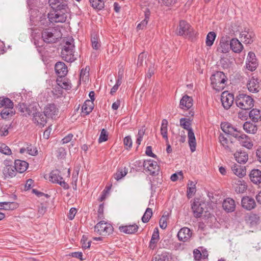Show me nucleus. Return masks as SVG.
<instances>
[{"label": "nucleus", "mask_w": 261, "mask_h": 261, "mask_svg": "<svg viewBox=\"0 0 261 261\" xmlns=\"http://www.w3.org/2000/svg\"><path fill=\"white\" fill-rule=\"evenodd\" d=\"M241 202L242 206L247 210H251L256 206L254 199L248 196L243 197Z\"/></svg>", "instance_id": "nucleus-20"}, {"label": "nucleus", "mask_w": 261, "mask_h": 261, "mask_svg": "<svg viewBox=\"0 0 261 261\" xmlns=\"http://www.w3.org/2000/svg\"><path fill=\"white\" fill-rule=\"evenodd\" d=\"M62 37V33L58 29L52 28L44 29L42 32V38L46 43L57 42Z\"/></svg>", "instance_id": "nucleus-3"}, {"label": "nucleus", "mask_w": 261, "mask_h": 261, "mask_svg": "<svg viewBox=\"0 0 261 261\" xmlns=\"http://www.w3.org/2000/svg\"><path fill=\"white\" fill-rule=\"evenodd\" d=\"M219 142L227 152H231L234 150L232 141L228 140L227 137L221 134L219 137Z\"/></svg>", "instance_id": "nucleus-14"}, {"label": "nucleus", "mask_w": 261, "mask_h": 261, "mask_svg": "<svg viewBox=\"0 0 261 261\" xmlns=\"http://www.w3.org/2000/svg\"><path fill=\"white\" fill-rule=\"evenodd\" d=\"M14 166L17 172L21 173L26 171L28 168L29 164L24 161L16 160L15 161Z\"/></svg>", "instance_id": "nucleus-28"}, {"label": "nucleus", "mask_w": 261, "mask_h": 261, "mask_svg": "<svg viewBox=\"0 0 261 261\" xmlns=\"http://www.w3.org/2000/svg\"><path fill=\"white\" fill-rule=\"evenodd\" d=\"M127 173V170L125 168L124 169L119 168L114 175V177L116 180H119L124 177L126 175Z\"/></svg>", "instance_id": "nucleus-45"}, {"label": "nucleus", "mask_w": 261, "mask_h": 261, "mask_svg": "<svg viewBox=\"0 0 261 261\" xmlns=\"http://www.w3.org/2000/svg\"><path fill=\"white\" fill-rule=\"evenodd\" d=\"M49 3L51 8L54 10L68 9L65 0H49Z\"/></svg>", "instance_id": "nucleus-18"}, {"label": "nucleus", "mask_w": 261, "mask_h": 261, "mask_svg": "<svg viewBox=\"0 0 261 261\" xmlns=\"http://www.w3.org/2000/svg\"><path fill=\"white\" fill-rule=\"evenodd\" d=\"M236 103L238 107L244 110H249L254 106L253 99L244 94H240L237 97Z\"/></svg>", "instance_id": "nucleus-5"}, {"label": "nucleus", "mask_w": 261, "mask_h": 261, "mask_svg": "<svg viewBox=\"0 0 261 261\" xmlns=\"http://www.w3.org/2000/svg\"><path fill=\"white\" fill-rule=\"evenodd\" d=\"M244 129L248 133L255 134L257 130L255 125L249 122H246L243 125Z\"/></svg>", "instance_id": "nucleus-39"}, {"label": "nucleus", "mask_w": 261, "mask_h": 261, "mask_svg": "<svg viewBox=\"0 0 261 261\" xmlns=\"http://www.w3.org/2000/svg\"><path fill=\"white\" fill-rule=\"evenodd\" d=\"M193 106V99L187 95L184 96L180 100L179 107L184 110L189 109Z\"/></svg>", "instance_id": "nucleus-22"}, {"label": "nucleus", "mask_w": 261, "mask_h": 261, "mask_svg": "<svg viewBox=\"0 0 261 261\" xmlns=\"http://www.w3.org/2000/svg\"><path fill=\"white\" fill-rule=\"evenodd\" d=\"M258 221V219L256 215H253L250 216L248 219V223H249L251 226H254L257 224Z\"/></svg>", "instance_id": "nucleus-59"}, {"label": "nucleus", "mask_w": 261, "mask_h": 261, "mask_svg": "<svg viewBox=\"0 0 261 261\" xmlns=\"http://www.w3.org/2000/svg\"><path fill=\"white\" fill-rule=\"evenodd\" d=\"M91 6L95 8L101 10L104 7V3L102 0H89Z\"/></svg>", "instance_id": "nucleus-50"}, {"label": "nucleus", "mask_w": 261, "mask_h": 261, "mask_svg": "<svg viewBox=\"0 0 261 261\" xmlns=\"http://www.w3.org/2000/svg\"><path fill=\"white\" fill-rule=\"evenodd\" d=\"M216 35L214 32H211L208 33L206 39V44L207 46H211L216 38Z\"/></svg>", "instance_id": "nucleus-49"}, {"label": "nucleus", "mask_w": 261, "mask_h": 261, "mask_svg": "<svg viewBox=\"0 0 261 261\" xmlns=\"http://www.w3.org/2000/svg\"><path fill=\"white\" fill-rule=\"evenodd\" d=\"M168 220V214L165 215V214L162 216L160 220L159 224L161 228L164 229L167 226V221Z\"/></svg>", "instance_id": "nucleus-55"}, {"label": "nucleus", "mask_w": 261, "mask_h": 261, "mask_svg": "<svg viewBox=\"0 0 261 261\" xmlns=\"http://www.w3.org/2000/svg\"><path fill=\"white\" fill-rule=\"evenodd\" d=\"M236 160L239 163H245L248 159V154L245 151H237L234 153Z\"/></svg>", "instance_id": "nucleus-29"}, {"label": "nucleus", "mask_w": 261, "mask_h": 261, "mask_svg": "<svg viewBox=\"0 0 261 261\" xmlns=\"http://www.w3.org/2000/svg\"><path fill=\"white\" fill-rule=\"evenodd\" d=\"M230 47L233 52L240 53L242 50L243 46L238 39L233 38L230 41Z\"/></svg>", "instance_id": "nucleus-23"}, {"label": "nucleus", "mask_w": 261, "mask_h": 261, "mask_svg": "<svg viewBox=\"0 0 261 261\" xmlns=\"http://www.w3.org/2000/svg\"><path fill=\"white\" fill-rule=\"evenodd\" d=\"M27 153L31 155H35L37 153V150L34 146L29 145L27 146Z\"/></svg>", "instance_id": "nucleus-60"}, {"label": "nucleus", "mask_w": 261, "mask_h": 261, "mask_svg": "<svg viewBox=\"0 0 261 261\" xmlns=\"http://www.w3.org/2000/svg\"><path fill=\"white\" fill-rule=\"evenodd\" d=\"M46 118L47 117L44 115V114H42L38 112L36 115H35V117L33 118V120L38 124H40L41 125L44 126V124L46 122Z\"/></svg>", "instance_id": "nucleus-41"}, {"label": "nucleus", "mask_w": 261, "mask_h": 261, "mask_svg": "<svg viewBox=\"0 0 261 261\" xmlns=\"http://www.w3.org/2000/svg\"><path fill=\"white\" fill-rule=\"evenodd\" d=\"M67 10L68 9L55 10L54 12L48 14L47 17L51 22H64L67 19Z\"/></svg>", "instance_id": "nucleus-6"}, {"label": "nucleus", "mask_w": 261, "mask_h": 261, "mask_svg": "<svg viewBox=\"0 0 261 261\" xmlns=\"http://www.w3.org/2000/svg\"><path fill=\"white\" fill-rule=\"evenodd\" d=\"M218 50L222 53L228 52L230 47V42L228 41H221Z\"/></svg>", "instance_id": "nucleus-42"}, {"label": "nucleus", "mask_w": 261, "mask_h": 261, "mask_svg": "<svg viewBox=\"0 0 261 261\" xmlns=\"http://www.w3.org/2000/svg\"><path fill=\"white\" fill-rule=\"evenodd\" d=\"M14 114L13 108H4L1 113V116L3 119H8Z\"/></svg>", "instance_id": "nucleus-40"}, {"label": "nucleus", "mask_w": 261, "mask_h": 261, "mask_svg": "<svg viewBox=\"0 0 261 261\" xmlns=\"http://www.w3.org/2000/svg\"><path fill=\"white\" fill-rule=\"evenodd\" d=\"M58 109L54 104L47 105L44 108V115L48 118H51L56 116L58 114Z\"/></svg>", "instance_id": "nucleus-17"}, {"label": "nucleus", "mask_w": 261, "mask_h": 261, "mask_svg": "<svg viewBox=\"0 0 261 261\" xmlns=\"http://www.w3.org/2000/svg\"><path fill=\"white\" fill-rule=\"evenodd\" d=\"M250 119L255 122L261 120V112L257 109H253L249 112Z\"/></svg>", "instance_id": "nucleus-33"}, {"label": "nucleus", "mask_w": 261, "mask_h": 261, "mask_svg": "<svg viewBox=\"0 0 261 261\" xmlns=\"http://www.w3.org/2000/svg\"><path fill=\"white\" fill-rule=\"evenodd\" d=\"M0 152L7 155L12 154L11 149L5 144L0 142Z\"/></svg>", "instance_id": "nucleus-51"}, {"label": "nucleus", "mask_w": 261, "mask_h": 261, "mask_svg": "<svg viewBox=\"0 0 261 261\" xmlns=\"http://www.w3.org/2000/svg\"><path fill=\"white\" fill-rule=\"evenodd\" d=\"M159 240V234L158 233L153 232L151 240L149 242V247L151 249H154L156 247V244Z\"/></svg>", "instance_id": "nucleus-47"}, {"label": "nucleus", "mask_w": 261, "mask_h": 261, "mask_svg": "<svg viewBox=\"0 0 261 261\" xmlns=\"http://www.w3.org/2000/svg\"><path fill=\"white\" fill-rule=\"evenodd\" d=\"M247 88L250 92L257 93L261 89V84L257 78L252 77L248 82Z\"/></svg>", "instance_id": "nucleus-12"}, {"label": "nucleus", "mask_w": 261, "mask_h": 261, "mask_svg": "<svg viewBox=\"0 0 261 261\" xmlns=\"http://www.w3.org/2000/svg\"><path fill=\"white\" fill-rule=\"evenodd\" d=\"M66 154L65 149L63 147H60L56 151L57 156L59 159L64 158Z\"/></svg>", "instance_id": "nucleus-61"}, {"label": "nucleus", "mask_w": 261, "mask_h": 261, "mask_svg": "<svg viewBox=\"0 0 261 261\" xmlns=\"http://www.w3.org/2000/svg\"><path fill=\"white\" fill-rule=\"evenodd\" d=\"M177 34L179 35L186 36L191 39H193L196 34L193 28L184 20L180 21Z\"/></svg>", "instance_id": "nucleus-7"}, {"label": "nucleus", "mask_w": 261, "mask_h": 261, "mask_svg": "<svg viewBox=\"0 0 261 261\" xmlns=\"http://www.w3.org/2000/svg\"><path fill=\"white\" fill-rule=\"evenodd\" d=\"M74 40L70 37L65 40V44L61 51L62 59L67 62H72L76 60L74 55Z\"/></svg>", "instance_id": "nucleus-1"}, {"label": "nucleus", "mask_w": 261, "mask_h": 261, "mask_svg": "<svg viewBox=\"0 0 261 261\" xmlns=\"http://www.w3.org/2000/svg\"><path fill=\"white\" fill-rule=\"evenodd\" d=\"M221 127L223 132L226 134L232 136L234 138L240 132V131L233 127L230 123L227 122L222 123Z\"/></svg>", "instance_id": "nucleus-15"}, {"label": "nucleus", "mask_w": 261, "mask_h": 261, "mask_svg": "<svg viewBox=\"0 0 261 261\" xmlns=\"http://www.w3.org/2000/svg\"><path fill=\"white\" fill-rule=\"evenodd\" d=\"M232 170L233 173L240 177H243L246 175V170L240 165H234L232 167Z\"/></svg>", "instance_id": "nucleus-38"}, {"label": "nucleus", "mask_w": 261, "mask_h": 261, "mask_svg": "<svg viewBox=\"0 0 261 261\" xmlns=\"http://www.w3.org/2000/svg\"><path fill=\"white\" fill-rule=\"evenodd\" d=\"M192 209L195 217L199 218L201 216L203 208L200 202L194 201L192 205Z\"/></svg>", "instance_id": "nucleus-26"}, {"label": "nucleus", "mask_w": 261, "mask_h": 261, "mask_svg": "<svg viewBox=\"0 0 261 261\" xmlns=\"http://www.w3.org/2000/svg\"><path fill=\"white\" fill-rule=\"evenodd\" d=\"M55 69L58 76L60 77L65 76L68 72L66 65L62 62H58L56 64Z\"/></svg>", "instance_id": "nucleus-21"}, {"label": "nucleus", "mask_w": 261, "mask_h": 261, "mask_svg": "<svg viewBox=\"0 0 261 261\" xmlns=\"http://www.w3.org/2000/svg\"><path fill=\"white\" fill-rule=\"evenodd\" d=\"M13 108V102L8 98H0V108Z\"/></svg>", "instance_id": "nucleus-43"}, {"label": "nucleus", "mask_w": 261, "mask_h": 261, "mask_svg": "<svg viewBox=\"0 0 261 261\" xmlns=\"http://www.w3.org/2000/svg\"><path fill=\"white\" fill-rule=\"evenodd\" d=\"M17 172H18L15 166L13 165H7L3 169V173L7 178H12L15 176Z\"/></svg>", "instance_id": "nucleus-27"}, {"label": "nucleus", "mask_w": 261, "mask_h": 261, "mask_svg": "<svg viewBox=\"0 0 261 261\" xmlns=\"http://www.w3.org/2000/svg\"><path fill=\"white\" fill-rule=\"evenodd\" d=\"M222 206L224 210L227 212H233L236 208L234 201L230 198H228L224 200Z\"/></svg>", "instance_id": "nucleus-24"}, {"label": "nucleus", "mask_w": 261, "mask_h": 261, "mask_svg": "<svg viewBox=\"0 0 261 261\" xmlns=\"http://www.w3.org/2000/svg\"><path fill=\"white\" fill-rule=\"evenodd\" d=\"M235 138H236L239 141L240 143L242 146L246 147L248 149H250L253 146V143L251 141L250 138L241 132L239 133Z\"/></svg>", "instance_id": "nucleus-13"}, {"label": "nucleus", "mask_w": 261, "mask_h": 261, "mask_svg": "<svg viewBox=\"0 0 261 261\" xmlns=\"http://www.w3.org/2000/svg\"><path fill=\"white\" fill-rule=\"evenodd\" d=\"M237 186L235 188L236 191L238 193H244L247 189V186L244 182H242L241 181H239Z\"/></svg>", "instance_id": "nucleus-53"}, {"label": "nucleus", "mask_w": 261, "mask_h": 261, "mask_svg": "<svg viewBox=\"0 0 261 261\" xmlns=\"http://www.w3.org/2000/svg\"><path fill=\"white\" fill-rule=\"evenodd\" d=\"M91 40L93 48L96 50L98 49L100 46V44L99 41V38L97 35L96 34H92L91 35Z\"/></svg>", "instance_id": "nucleus-46"}, {"label": "nucleus", "mask_w": 261, "mask_h": 261, "mask_svg": "<svg viewBox=\"0 0 261 261\" xmlns=\"http://www.w3.org/2000/svg\"><path fill=\"white\" fill-rule=\"evenodd\" d=\"M123 70H119L118 72V78L116 81V84L112 88L110 94L113 95L115 93L118 89V87L120 86L122 83V80L123 78Z\"/></svg>", "instance_id": "nucleus-31"}, {"label": "nucleus", "mask_w": 261, "mask_h": 261, "mask_svg": "<svg viewBox=\"0 0 261 261\" xmlns=\"http://www.w3.org/2000/svg\"><path fill=\"white\" fill-rule=\"evenodd\" d=\"M150 12L148 9H147L145 12V18L144 19L138 24L137 29L138 30H143L146 28L148 23Z\"/></svg>", "instance_id": "nucleus-34"}, {"label": "nucleus", "mask_w": 261, "mask_h": 261, "mask_svg": "<svg viewBox=\"0 0 261 261\" xmlns=\"http://www.w3.org/2000/svg\"><path fill=\"white\" fill-rule=\"evenodd\" d=\"M257 65V60L255 54L252 52H249L247 58V68L250 71H254L256 69Z\"/></svg>", "instance_id": "nucleus-16"}, {"label": "nucleus", "mask_w": 261, "mask_h": 261, "mask_svg": "<svg viewBox=\"0 0 261 261\" xmlns=\"http://www.w3.org/2000/svg\"><path fill=\"white\" fill-rule=\"evenodd\" d=\"M152 261H169V256L166 252H163L161 254H158L153 257Z\"/></svg>", "instance_id": "nucleus-48"}, {"label": "nucleus", "mask_w": 261, "mask_h": 261, "mask_svg": "<svg viewBox=\"0 0 261 261\" xmlns=\"http://www.w3.org/2000/svg\"><path fill=\"white\" fill-rule=\"evenodd\" d=\"M192 236L191 230L187 227L181 228L177 233L178 240L181 241L186 242L188 241Z\"/></svg>", "instance_id": "nucleus-19"}, {"label": "nucleus", "mask_w": 261, "mask_h": 261, "mask_svg": "<svg viewBox=\"0 0 261 261\" xmlns=\"http://www.w3.org/2000/svg\"><path fill=\"white\" fill-rule=\"evenodd\" d=\"M147 57V54L145 52H142L140 53L138 56V62H137V66H141L143 65V62L144 60H145Z\"/></svg>", "instance_id": "nucleus-58"}, {"label": "nucleus", "mask_w": 261, "mask_h": 261, "mask_svg": "<svg viewBox=\"0 0 261 261\" xmlns=\"http://www.w3.org/2000/svg\"><path fill=\"white\" fill-rule=\"evenodd\" d=\"M18 205L16 203L13 202H0V209L10 210L16 208Z\"/></svg>", "instance_id": "nucleus-35"}, {"label": "nucleus", "mask_w": 261, "mask_h": 261, "mask_svg": "<svg viewBox=\"0 0 261 261\" xmlns=\"http://www.w3.org/2000/svg\"><path fill=\"white\" fill-rule=\"evenodd\" d=\"M89 74V69H87L86 67L85 69H82L80 72V79L82 80H84V79H86V77L88 76Z\"/></svg>", "instance_id": "nucleus-62"}, {"label": "nucleus", "mask_w": 261, "mask_h": 261, "mask_svg": "<svg viewBox=\"0 0 261 261\" xmlns=\"http://www.w3.org/2000/svg\"><path fill=\"white\" fill-rule=\"evenodd\" d=\"M112 226L108 223L101 221L98 223L94 227V231L100 235H109L113 231Z\"/></svg>", "instance_id": "nucleus-8"}, {"label": "nucleus", "mask_w": 261, "mask_h": 261, "mask_svg": "<svg viewBox=\"0 0 261 261\" xmlns=\"http://www.w3.org/2000/svg\"><path fill=\"white\" fill-rule=\"evenodd\" d=\"M255 37L253 31L248 29H245L241 32L240 35V38L242 42L245 44H251L253 42Z\"/></svg>", "instance_id": "nucleus-10"}, {"label": "nucleus", "mask_w": 261, "mask_h": 261, "mask_svg": "<svg viewBox=\"0 0 261 261\" xmlns=\"http://www.w3.org/2000/svg\"><path fill=\"white\" fill-rule=\"evenodd\" d=\"M221 100L224 108L228 110L233 102L234 97L232 94L223 92L221 94Z\"/></svg>", "instance_id": "nucleus-11"}, {"label": "nucleus", "mask_w": 261, "mask_h": 261, "mask_svg": "<svg viewBox=\"0 0 261 261\" xmlns=\"http://www.w3.org/2000/svg\"><path fill=\"white\" fill-rule=\"evenodd\" d=\"M145 129L144 127H142L139 130L138 133V137L136 140V143L139 145L141 144V142L142 140L143 137L145 134Z\"/></svg>", "instance_id": "nucleus-57"}, {"label": "nucleus", "mask_w": 261, "mask_h": 261, "mask_svg": "<svg viewBox=\"0 0 261 261\" xmlns=\"http://www.w3.org/2000/svg\"><path fill=\"white\" fill-rule=\"evenodd\" d=\"M94 104L92 101L87 100L83 104L82 107V110L83 113L86 114V115H88L92 112Z\"/></svg>", "instance_id": "nucleus-32"}, {"label": "nucleus", "mask_w": 261, "mask_h": 261, "mask_svg": "<svg viewBox=\"0 0 261 261\" xmlns=\"http://www.w3.org/2000/svg\"><path fill=\"white\" fill-rule=\"evenodd\" d=\"M226 79L223 72L217 71L211 77V84L215 90L220 91L225 88Z\"/></svg>", "instance_id": "nucleus-4"}, {"label": "nucleus", "mask_w": 261, "mask_h": 261, "mask_svg": "<svg viewBox=\"0 0 261 261\" xmlns=\"http://www.w3.org/2000/svg\"><path fill=\"white\" fill-rule=\"evenodd\" d=\"M49 180L53 182L58 184L61 180H63L62 177L60 175V172L58 170L53 171L50 173Z\"/></svg>", "instance_id": "nucleus-37"}, {"label": "nucleus", "mask_w": 261, "mask_h": 261, "mask_svg": "<svg viewBox=\"0 0 261 261\" xmlns=\"http://www.w3.org/2000/svg\"><path fill=\"white\" fill-rule=\"evenodd\" d=\"M38 113V112L37 111L36 107L33 105H30L28 106L25 114H28L29 116L33 115V117H34L35 115H36Z\"/></svg>", "instance_id": "nucleus-54"}, {"label": "nucleus", "mask_w": 261, "mask_h": 261, "mask_svg": "<svg viewBox=\"0 0 261 261\" xmlns=\"http://www.w3.org/2000/svg\"><path fill=\"white\" fill-rule=\"evenodd\" d=\"M196 192V185L192 181H189L188 184L187 196L190 198Z\"/></svg>", "instance_id": "nucleus-44"}, {"label": "nucleus", "mask_w": 261, "mask_h": 261, "mask_svg": "<svg viewBox=\"0 0 261 261\" xmlns=\"http://www.w3.org/2000/svg\"><path fill=\"white\" fill-rule=\"evenodd\" d=\"M194 257L195 260H199L202 257L201 252L198 249H195L193 251Z\"/></svg>", "instance_id": "nucleus-64"}, {"label": "nucleus", "mask_w": 261, "mask_h": 261, "mask_svg": "<svg viewBox=\"0 0 261 261\" xmlns=\"http://www.w3.org/2000/svg\"><path fill=\"white\" fill-rule=\"evenodd\" d=\"M167 126H168V121L166 119H163L162 122V125L161 127V134L166 141L167 143L168 142V138L167 136Z\"/></svg>", "instance_id": "nucleus-36"}, {"label": "nucleus", "mask_w": 261, "mask_h": 261, "mask_svg": "<svg viewBox=\"0 0 261 261\" xmlns=\"http://www.w3.org/2000/svg\"><path fill=\"white\" fill-rule=\"evenodd\" d=\"M152 215V209L147 208L142 217V221L143 223H147L149 221Z\"/></svg>", "instance_id": "nucleus-52"}, {"label": "nucleus", "mask_w": 261, "mask_h": 261, "mask_svg": "<svg viewBox=\"0 0 261 261\" xmlns=\"http://www.w3.org/2000/svg\"><path fill=\"white\" fill-rule=\"evenodd\" d=\"M143 167L146 172L150 175H158L160 172V167L156 162L151 160H146L144 162Z\"/></svg>", "instance_id": "nucleus-9"}, {"label": "nucleus", "mask_w": 261, "mask_h": 261, "mask_svg": "<svg viewBox=\"0 0 261 261\" xmlns=\"http://www.w3.org/2000/svg\"><path fill=\"white\" fill-rule=\"evenodd\" d=\"M250 179L255 184L261 183V171L258 169H253L249 174Z\"/></svg>", "instance_id": "nucleus-25"}, {"label": "nucleus", "mask_w": 261, "mask_h": 261, "mask_svg": "<svg viewBox=\"0 0 261 261\" xmlns=\"http://www.w3.org/2000/svg\"><path fill=\"white\" fill-rule=\"evenodd\" d=\"M120 231L125 233L132 234L137 231L138 226L136 224L122 226L119 227Z\"/></svg>", "instance_id": "nucleus-30"}, {"label": "nucleus", "mask_w": 261, "mask_h": 261, "mask_svg": "<svg viewBox=\"0 0 261 261\" xmlns=\"http://www.w3.org/2000/svg\"><path fill=\"white\" fill-rule=\"evenodd\" d=\"M91 242V241H88L87 242V238L84 236H83V238L81 240L82 247L83 248H89L90 246Z\"/></svg>", "instance_id": "nucleus-63"}, {"label": "nucleus", "mask_w": 261, "mask_h": 261, "mask_svg": "<svg viewBox=\"0 0 261 261\" xmlns=\"http://www.w3.org/2000/svg\"><path fill=\"white\" fill-rule=\"evenodd\" d=\"M108 134L107 131L103 128L100 133V136L98 139L99 143H101L103 142H105L108 140Z\"/></svg>", "instance_id": "nucleus-56"}, {"label": "nucleus", "mask_w": 261, "mask_h": 261, "mask_svg": "<svg viewBox=\"0 0 261 261\" xmlns=\"http://www.w3.org/2000/svg\"><path fill=\"white\" fill-rule=\"evenodd\" d=\"M180 126L188 131V143L191 152L196 150V142L194 133L191 127V121L190 119L181 118L179 120Z\"/></svg>", "instance_id": "nucleus-2"}]
</instances>
